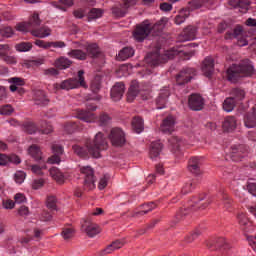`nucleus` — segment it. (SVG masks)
<instances>
[{
	"label": "nucleus",
	"instance_id": "63",
	"mask_svg": "<svg viewBox=\"0 0 256 256\" xmlns=\"http://www.w3.org/2000/svg\"><path fill=\"white\" fill-rule=\"evenodd\" d=\"M13 163L14 165H19L21 163V158L16 154H11L8 156V164Z\"/></svg>",
	"mask_w": 256,
	"mask_h": 256
},
{
	"label": "nucleus",
	"instance_id": "11",
	"mask_svg": "<svg viewBox=\"0 0 256 256\" xmlns=\"http://www.w3.org/2000/svg\"><path fill=\"white\" fill-rule=\"evenodd\" d=\"M108 137L113 147H123L127 142L125 132L121 128H112Z\"/></svg>",
	"mask_w": 256,
	"mask_h": 256
},
{
	"label": "nucleus",
	"instance_id": "32",
	"mask_svg": "<svg viewBox=\"0 0 256 256\" xmlns=\"http://www.w3.org/2000/svg\"><path fill=\"white\" fill-rule=\"evenodd\" d=\"M244 125L248 129H253L256 127V115L252 112V110L245 114Z\"/></svg>",
	"mask_w": 256,
	"mask_h": 256
},
{
	"label": "nucleus",
	"instance_id": "20",
	"mask_svg": "<svg viewBox=\"0 0 256 256\" xmlns=\"http://www.w3.org/2000/svg\"><path fill=\"white\" fill-rule=\"evenodd\" d=\"M52 153H54V155L48 158L47 162L50 165H59L61 163V158L59 157V155H63V146L59 144H53Z\"/></svg>",
	"mask_w": 256,
	"mask_h": 256
},
{
	"label": "nucleus",
	"instance_id": "8",
	"mask_svg": "<svg viewBox=\"0 0 256 256\" xmlns=\"http://www.w3.org/2000/svg\"><path fill=\"white\" fill-rule=\"evenodd\" d=\"M249 153V149L245 144H234L230 148L229 157L232 161L239 163V161H243L245 157H247Z\"/></svg>",
	"mask_w": 256,
	"mask_h": 256
},
{
	"label": "nucleus",
	"instance_id": "39",
	"mask_svg": "<svg viewBox=\"0 0 256 256\" xmlns=\"http://www.w3.org/2000/svg\"><path fill=\"white\" fill-rule=\"evenodd\" d=\"M28 25L30 27V29H32V31L34 29H37V27H39V25H41V18H39V14L37 13H33L28 20Z\"/></svg>",
	"mask_w": 256,
	"mask_h": 256
},
{
	"label": "nucleus",
	"instance_id": "33",
	"mask_svg": "<svg viewBox=\"0 0 256 256\" xmlns=\"http://www.w3.org/2000/svg\"><path fill=\"white\" fill-rule=\"evenodd\" d=\"M149 29H150V34L152 33L154 37H159V35L163 33V19H160L153 26L149 22Z\"/></svg>",
	"mask_w": 256,
	"mask_h": 256
},
{
	"label": "nucleus",
	"instance_id": "58",
	"mask_svg": "<svg viewBox=\"0 0 256 256\" xmlns=\"http://www.w3.org/2000/svg\"><path fill=\"white\" fill-rule=\"evenodd\" d=\"M75 235V230L73 228H66L62 231L63 239H71Z\"/></svg>",
	"mask_w": 256,
	"mask_h": 256
},
{
	"label": "nucleus",
	"instance_id": "26",
	"mask_svg": "<svg viewBox=\"0 0 256 256\" xmlns=\"http://www.w3.org/2000/svg\"><path fill=\"white\" fill-rule=\"evenodd\" d=\"M31 35L33 37H38V39H46V37H50L51 28L49 26H42L39 29H34L31 31Z\"/></svg>",
	"mask_w": 256,
	"mask_h": 256
},
{
	"label": "nucleus",
	"instance_id": "47",
	"mask_svg": "<svg viewBox=\"0 0 256 256\" xmlns=\"http://www.w3.org/2000/svg\"><path fill=\"white\" fill-rule=\"evenodd\" d=\"M16 31H20L21 33H28V31H32L31 26H29L28 22H21L16 25Z\"/></svg>",
	"mask_w": 256,
	"mask_h": 256
},
{
	"label": "nucleus",
	"instance_id": "40",
	"mask_svg": "<svg viewBox=\"0 0 256 256\" xmlns=\"http://www.w3.org/2000/svg\"><path fill=\"white\" fill-rule=\"evenodd\" d=\"M237 102L232 97H227L223 102V109L226 113H231L235 109Z\"/></svg>",
	"mask_w": 256,
	"mask_h": 256
},
{
	"label": "nucleus",
	"instance_id": "64",
	"mask_svg": "<svg viewBox=\"0 0 256 256\" xmlns=\"http://www.w3.org/2000/svg\"><path fill=\"white\" fill-rule=\"evenodd\" d=\"M13 113V107L11 105H5L0 109V115H11Z\"/></svg>",
	"mask_w": 256,
	"mask_h": 256
},
{
	"label": "nucleus",
	"instance_id": "21",
	"mask_svg": "<svg viewBox=\"0 0 256 256\" xmlns=\"http://www.w3.org/2000/svg\"><path fill=\"white\" fill-rule=\"evenodd\" d=\"M188 170L193 175H201V161L199 160V157L194 156L189 159Z\"/></svg>",
	"mask_w": 256,
	"mask_h": 256
},
{
	"label": "nucleus",
	"instance_id": "16",
	"mask_svg": "<svg viewBox=\"0 0 256 256\" xmlns=\"http://www.w3.org/2000/svg\"><path fill=\"white\" fill-rule=\"evenodd\" d=\"M171 95V90L168 87H164L160 90L158 97L156 98V109H165L167 107V99Z\"/></svg>",
	"mask_w": 256,
	"mask_h": 256
},
{
	"label": "nucleus",
	"instance_id": "43",
	"mask_svg": "<svg viewBox=\"0 0 256 256\" xmlns=\"http://www.w3.org/2000/svg\"><path fill=\"white\" fill-rule=\"evenodd\" d=\"M15 49L19 53H27V51H31V49H33V44H31V42H21L16 44Z\"/></svg>",
	"mask_w": 256,
	"mask_h": 256
},
{
	"label": "nucleus",
	"instance_id": "13",
	"mask_svg": "<svg viewBox=\"0 0 256 256\" xmlns=\"http://www.w3.org/2000/svg\"><path fill=\"white\" fill-rule=\"evenodd\" d=\"M206 246L210 251H226V249H229V244L223 237L206 241Z\"/></svg>",
	"mask_w": 256,
	"mask_h": 256
},
{
	"label": "nucleus",
	"instance_id": "61",
	"mask_svg": "<svg viewBox=\"0 0 256 256\" xmlns=\"http://www.w3.org/2000/svg\"><path fill=\"white\" fill-rule=\"evenodd\" d=\"M227 29H229V23H227L226 21L220 22L217 26V32L220 34L225 33V31H227Z\"/></svg>",
	"mask_w": 256,
	"mask_h": 256
},
{
	"label": "nucleus",
	"instance_id": "18",
	"mask_svg": "<svg viewBox=\"0 0 256 256\" xmlns=\"http://www.w3.org/2000/svg\"><path fill=\"white\" fill-rule=\"evenodd\" d=\"M160 129L162 133L171 135V133L175 131V117L168 115L166 118H164L162 124L160 125Z\"/></svg>",
	"mask_w": 256,
	"mask_h": 256
},
{
	"label": "nucleus",
	"instance_id": "55",
	"mask_svg": "<svg viewBox=\"0 0 256 256\" xmlns=\"http://www.w3.org/2000/svg\"><path fill=\"white\" fill-rule=\"evenodd\" d=\"M222 201H223V205L226 209H231V207L233 205V200L231 199V197H229V195L224 194L222 196Z\"/></svg>",
	"mask_w": 256,
	"mask_h": 256
},
{
	"label": "nucleus",
	"instance_id": "14",
	"mask_svg": "<svg viewBox=\"0 0 256 256\" xmlns=\"http://www.w3.org/2000/svg\"><path fill=\"white\" fill-rule=\"evenodd\" d=\"M201 70L204 73L205 77H208V79H211L213 77V73L215 71V59L211 56H207L202 61Z\"/></svg>",
	"mask_w": 256,
	"mask_h": 256
},
{
	"label": "nucleus",
	"instance_id": "28",
	"mask_svg": "<svg viewBox=\"0 0 256 256\" xmlns=\"http://www.w3.org/2000/svg\"><path fill=\"white\" fill-rule=\"evenodd\" d=\"M129 9V0H126L124 4H120L119 7L112 8V13L115 17H125Z\"/></svg>",
	"mask_w": 256,
	"mask_h": 256
},
{
	"label": "nucleus",
	"instance_id": "17",
	"mask_svg": "<svg viewBox=\"0 0 256 256\" xmlns=\"http://www.w3.org/2000/svg\"><path fill=\"white\" fill-rule=\"evenodd\" d=\"M194 39H197V27L193 25L185 27L179 35L180 41H194Z\"/></svg>",
	"mask_w": 256,
	"mask_h": 256
},
{
	"label": "nucleus",
	"instance_id": "6",
	"mask_svg": "<svg viewBox=\"0 0 256 256\" xmlns=\"http://www.w3.org/2000/svg\"><path fill=\"white\" fill-rule=\"evenodd\" d=\"M85 71H78V78H70L63 80L61 83L53 84L55 91H71V89H79V87H84L86 89L87 83L85 82Z\"/></svg>",
	"mask_w": 256,
	"mask_h": 256
},
{
	"label": "nucleus",
	"instance_id": "46",
	"mask_svg": "<svg viewBox=\"0 0 256 256\" xmlns=\"http://www.w3.org/2000/svg\"><path fill=\"white\" fill-rule=\"evenodd\" d=\"M25 177H27V174L24 171L18 170L14 174V181L18 185H21L25 181Z\"/></svg>",
	"mask_w": 256,
	"mask_h": 256
},
{
	"label": "nucleus",
	"instance_id": "10",
	"mask_svg": "<svg viewBox=\"0 0 256 256\" xmlns=\"http://www.w3.org/2000/svg\"><path fill=\"white\" fill-rule=\"evenodd\" d=\"M80 172L84 175V188L87 191L95 189V171L91 166H84L80 168Z\"/></svg>",
	"mask_w": 256,
	"mask_h": 256
},
{
	"label": "nucleus",
	"instance_id": "3",
	"mask_svg": "<svg viewBox=\"0 0 256 256\" xmlns=\"http://www.w3.org/2000/svg\"><path fill=\"white\" fill-rule=\"evenodd\" d=\"M211 205V200L207 196L193 197L189 207L180 208L175 214V223H180V221H185L193 211H203Z\"/></svg>",
	"mask_w": 256,
	"mask_h": 256
},
{
	"label": "nucleus",
	"instance_id": "62",
	"mask_svg": "<svg viewBox=\"0 0 256 256\" xmlns=\"http://www.w3.org/2000/svg\"><path fill=\"white\" fill-rule=\"evenodd\" d=\"M10 47L7 44H0V57L4 58L9 55Z\"/></svg>",
	"mask_w": 256,
	"mask_h": 256
},
{
	"label": "nucleus",
	"instance_id": "51",
	"mask_svg": "<svg viewBox=\"0 0 256 256\" xmlns=\"http://www.w3.org/2000/svg\"><path fill=\"white\" fill-rule=\"evenodd\" d=\"M201 235V230L196 229L192 233H190L188 236L185 237V242L186 243H193L195 239H197Z\"/></svg>",
	"mask_w": 256,
	"mask_h": 256
},
{
	"label": "nucleus",
	"instance_id": "52",
	"mask_svg": "<svg viewBox=\"0 0 256 256\" xmlns=\"http://www.w3.org/2000/svg\"><path fill=\"white\" fill-rule=\"evenodd\" d=\"M249 5H251V3L248 0L238 1V9H241L242 13H247V11H249Z\"/></svg>",
	"mask_w": 256,
	"mask_h": 256
},
{
	"label": "nucleus",
	"instance_id": "5",
	"mask_svg": "<svg viewBox=\"0 0 256 256\" xmlns=\"http://www.w3.org/2000/svg\"><path fill=\"white\" fill-rule=\"evenodd\" d=\"M88 110H78L77 119L84 121V123H100V125H107L111 121V117L107 114H102L100 117H97L91 111H97V106L91 104L87 105Z\"/></svg>",
	"mask_w": 256,
	"mask_h": 256
},
{
	"label": "nucleus",
	"instance_id": "60",
	"mask_svg": "<svg viewBox=\"0 0 256 256\" xmlns=\"http://www.w3.org/2000/svg\"><path fill=\"white\" fill-rule=\"evenodd\" d=\"M34 45L40 49H50V42H45V40H36Z\"/></svg>",
	"mask_w": 256,
	"mask_h": 256
},
{
	"label": "nucleus",
	"instance_id": "25",
	"mask_svg": "<svg viewBox=\"0 0 256 256\" xmlns=\"http://www.w3.org/2000/svg\"><path fill=\"white\" fill-rule=\"evenodd\" d=\"M168 143L171 153H173L174 155H179L181 153V140L179 138H177L176 136H171L168 139Z\"/></svg>",
	"mask_w": 256,
	"mask_h": 256
},
{
	"label": "nucleus",
	"instance_id": "34",
	"mask_svg": "<svg viewBox=\"0 0 256 256\" xmlns=\"http://www.w3.org/2000/svg\"><path fill=\"white\" fill-rule=\"evenodd\" d=\"M34 101L36 105H47V103H49V99H47V96L43 90H38L35 92Z\"/></svg>",
	"mask_w": 256,
	"mask_h": 256
},
{
	"label": "nucleus",
	"instance_id": "57",
	"mask_svg": "<svg viewBox=\"0 0 256 256\" xmlns=\"http://www.w3.org/2000/svg\"><path fill=\"white\" fill-rule=\"evenodd\" d=\"M41 132L44 135H49V133H53V126L47 122L42 123Z\"/></svg>",
	"mask_w": 256,
	"mask_h": 256
},
{
	"label": "nucleus",
	"instance_id": "56",
	"mask_svg": "<svg viewBox=\"0 0 256 256\" xmlns=\"http://www.w3.org/2000/svg\"><path fill=\"white\" fill-rule=\"evenodd\" d=\"M8 82L16 85L17 87H23V85H25V80L19 77H12Z\"/></svg>",
	"mask_w": 256,
	"mask_h": 256
},
{
	"label": "nucleus",
	"instance_id": "15",
	"mask_svg": "<svg viewBox=\"0 0 256 256\" xmlns=\"http://www.w3.org/2000/svg\"><path fill=\"white\" fill-rule=\"evenodd\" d=\"M81 227H82V231L86 233L88 237H95V235H99V233H101V230L99 229V225L89 220H83Z\"/></svg>",
	"mask_w": 256,
	"mask_h": 256
},
{
	"label": "nucleus",
	"instance_id": "2",
	"mask_svg": "<svg viewBox=\"0 0 256 256\" xmlns=\"http://www.w3.org/2000/svg\"><path fill=\"white\" fill-rule=\"evenodd\" d=\"M256 73L255 66L249 59H244L238 64L230 65L226 70V79L229 83L237 85L242 79L252 77Z\"/></svg>",
	"mask_w": 256,
	"mask_h": 256
},
{
	"label": "nucleus",
	"instance_id": "44",
	"mask_svg": "<svg viewBox=\"0 0 256 256\" xmlns=\"http://www.w3.org/2000/svg\"><path fill=\"white\" fill-rule=\"evenodd\" d=\"M103 17V9L92 8L88 13L89 21H93V19H101Z\"/></svg>",
	"mask_w": 256,
	"mask_h": 256
},
{
	"label": "nucleus",
	"instance_id": "48",
	"mask_svg": "<svg viewBox=\"0 0 256 256\" xmlns=\"http://www.w3.org/2000/svg\"><path fill=\"white\" fill-rule=\"evenodd\" d=\"M46 206L52 211L57 210V198L55 196H49L46 201Z\"/></svg>",
	"mask_w": 256,
	"mask_h": 256
},
{
	"label": "nucleus",
	"instance_id": "38",
	"mask_svg": "<svg viewBox=\"0 0 256 256\" xmlns=\"http://www.w3.org/2000/svg\"><path fill=\"white\" fill-rule=\"evenodd\" d=\"M49 173L52 179H54V181H56L57 183H63V181H65V175L62 174L59 168L53 167L49 170Z\"/></svg>",
	"mask_w": 256,
	"mask_h": 256
},
{
	"label": "nucleus",
	"instance_id": "42",
	"mask_svg": "<svg viewBox=\"0 0 256 256\" xmlns=\"http://www.w3.org/2000/svg\"><path fill=\"white\" fill-rule=\"evenodd\" d=\"M86 51L87 55H90V57H99V54L101 53L97 44H88Z\"/></svg>",
	"mask_w": 256,
	"mask_h": 256
},
{
	"label": "nucleus",
	"instance_id": "7",
	"mask_svg": "<svg viewBox=\"0 0 256 256\" xmlns=\"http://www.w3.org/2000/svg\"><path fill=\"white\" fill-rule=\"evenodd\" d=\"M195 75H197V69L193 67L182 68L181 71L176 74V85H178L179 87H183L184 85L191 83Z\"/></svg>",
	"mask_w": 256,
	"mask_h": 256
},
{
	"label": "nucleus",
	"instance_id": "1",
	"mask_svg": "<svg viewBox=\"0 0 256 256\" xmlns=\"http://www.w3.org/2000/svg\"><path fill=\"white\" fill-rule=\"evenodd\" d=\"M107 147V138H105L103 132H98L92 142L90 140L86 141L85 147L74 145L72 149L78 157H87V155H90L94 159H99L101 158V151H105Z\"/></svg>",
	"mask_w": 256,
	"mask_h": 256
},
{
	"label": "nucleus",
	"instance_id": "23",
	"mask_svg": "<svg viewBox=\"0 0 256 256\" xmlns=\"http://www.w3.org/2000/svg\"><path fill=\"white\" fill-rule=\"evenodd\" d=\"M132 131L134 133H143L145 131V121L141 116H135L132 118L131 122Z\"/></svg>",
	"mask_w": 256,
	"mask_h": 256
},
{
	"label": "nucleus",
	"instance_id": "12",
	"mask_svg": "<svg viewBox=\"0 0 256 256\" xmlns=\"http://www.w3.org/2000/svg\"><path fill=\"white\" fill-rule=\"evenodd\" d=\"M188 107L191 111H203L205 99L200 94H191L188 97Z\"/></svg>",
	"mask_w": 256,
	"mask_h": 256
},
{
	"label": "nucleus",
	"instance_id": "36",
	"mask_svg": "<svg viewBox=\"0 0 256 256\" xmlns=\"http://www.w3.org/2000/svg\"><path fill=\"white\" fill-rule=\"evenodd\" d=\"M28 153L31 155L33 159L36 161H41L43 159V153L41 152V149L37 145H32L28 148Z\"/></svg>",
	"mask_w": 256,
	"mask_h": 256
},
{
	"label": "nucleus",
	"instance_id": "35",
	"mask_svg": "<svg viewBox=\"0 0 256 256\" xmlns=\"http://www.w3.org/2000/svg\"><path fill=\"white\" fill-rule=\"evenodd\" d=\"M139 92V82H137V80H132L129 89V101H134L137 95H139Z\"/></svg>",
	"mask_w": 256,
	"mask_h": 256
},
{
	"label": "nucleus",
	"instance_id": "59",
	"mask_svg": "<svg viewBox=\"0 0 256 256\" xmlns=\"http://www.w3.org/2000/svg\"><path fill=\"white\" fill-rule=\"evenodd\" d=\"M51 47H53V49H65L67 44L64 41H54L50 42V49Z\"/></svg>",
	"mask_w": 256,
	"mask_h": 256
},
{
	"label": "nucleus",
	"instance_id": "54",
	"mask_svg": "<svg viewBox=\"0 0 256 256\" xmlns=\"http://www.w3.org/2000/svg\"><path fill=\"white\" fill-rule=\"evenodd\" d=\"M45 185V180L42 178L35 179L32 181L31 187L34 190L41 189Z\"/></svg>",
	"mask_w": 256,
	"mask_h": 256
},
{
	"label": "nucleus",
	"instance_id": "30",
	"mask_svg": "<svg viewBox=\"0 0 256 256\" xmlns=\"http://www.w3.org/2000/svg\"><path fill=\"white\" fill-rule=\"evenodd\" d=\"M71 59H77L78 61H85L87 59V52L81 49H72L67 53Z\"/></svg>",
	"mask_w": 256,
	"mask_h": 256
},
{
	"label": "nucleus",
	"instance_id": "53",
	"mask_svg": "<svg viewBox=\"0 0 256 256\" xmlns=\"http://www.w3.org/2000/svg\"><path fill=\"white\" fill-rule=\"evenodd\" d=\"M43 169H47V166L45 164L31 166V171L32 173H34V175H43Z\"/></svg>",
	"mask_w": 256,
	"mask_h": 256
},
{
	"label": "nucleus",
	"instance_id": "37",
	"mask_svg": "<svg viewBox=\"0 0 256 256\" xmlns=\"http://www.w3.org/2000/svg\"><path fill=\"white\" fill-rule=\"evenodd\" d=\"M230 95L236 102L243 101V99H245V90L243 88L236 87L230 91Z\"/></svg>",
	"mask_w": 256,
	"mask_h": 256
},
{
	"label": "nucleus",
	"instance_id": "9",
	"mask_svg": "<svg viewBox=\"0 0 256 256\" xmlns=\"http://www.w3.org/2000/svg\"><path fill=\"white\" fill-rule=\"evenodd\" d=\"M150 35L151 29L149 28V20H144L141 24L137 25L133 33V37L138 43H143Z\"/></svg>",
	"mask_w": 256,
	"mask_h": 256
},
{
	"label": "nucleus",
	"instance_id": "49",
	"mask_svg": "<svg viewBox=\"0 0 256 256\" xmlns=\"http://www.w3.org/2000/svg\"><path fill=\"white\" fill-rule=\"evenodd\" d=\"M129 59V48L124 47L117 55V61H127Z\"/></svg>",
	"mask_w": 256,
	"mask_h": 256
},
{
	"label": "nucleus",
	"instance_id": "24",
	"mask_svg": "<svg viewBox=\"0 0 256 256\" xmlns=\"http://www.w3.org/2000/svg\"><path fill=\"white\" fill-rule=\"evenodd\" d=\"M222 128L227 133L235 131L237 129V120L234 116H227L222 123Z\"/></svg>",
	"mask_w": 256,
	"mask_h": 256
},
{
	"label": "nucleus",
	"instance_id": "29",
	"mask_svg": "<svg viewBox=\"0 0 256 256\" xmlns=\"http://www.w3.org/2000/svg\"><path fill=\"white\" fill-rule=\"evenodd\" d=\"M72 61L65 57V56H61L58 59L55 60L54 65L55 67H57V69H69L72 65Z\"/></svg>",
	"mask_w": 256,
	"mask_h": 256
},
{
	"label": "nucleus",
	"instance_id": "4",
	"mask_svg": "<svg viewBox=\"0 0 256 256\" xmlns=\"http://www.w3.org/2000/svg\"><path fill=\"white\" fill-rule=\"evenodd\" d=\"M183 53L181 47H173L169 50H166L164 54H160L159 51L149 52L146 56V62L150 67H158L163 63H167V61L171 59H175L177 55Z\"/></svg>",
	"mask_w": 256,
	"mask_h": 256
},
{
	"label": "nucleus",
	"instance_id": "45",
	"mask_svg": "<svg viewBox=\"0 0 256 256\" xmlns=\"http://www.w3.org/2000/svg\"><path fill=\"white\" fill-rule=\"evenodd\" d=\"M23 127H24V131L29 135H34V133H37V126L35 125V123L26 122L23 125Z\"/></svg>",
	"mask_w": 256,
	"mask_h": 256
},
{
	"label": "nucleus",
	"instance_id": "27",
	"mask_svg": "<svg viewBox=\"0 0 256 256\" xmlns=\"http://www.w3.org/2000/svg\"><path fill=\"white\" fill-rule=\"evenodd\" d=\"M191 15V11L188 8H183L179 11L178 15L174 18V23L176 25H182L184 21H187L189 19V16Z\"/></svg>",
	"mask_w": 256,
	"mask_h": 256
},
{
	"label": "nucleus",
	"instance_id": "22",
	"mask_svg": "<svg viewBox=\"0 0 256 256\" xmlns=\"http://www.w3.org/2000/svg\"><path fill=\"white\" fill-rule=\"evenodd\" d=\"M161 151H163V143L161 140L154 141L150 144V159H157L159 155H161Z\"/></svg>",
	"mask_w": 256,
	"mask_h": 256
},
{
	"label": "nucleus",
	"instance_id": "19",
	"mask_svg": "<svg viewBox=\"0 0 256 256\" xmlns=\"http://www.w3.org/2000/svg\"><path fill=\"white\" fill-rule=\"evenodd\" d=\"M125 93V84L118 82L116 83L110 91V97L112 101H121Z\"/></svg>",
	"mask_w": 256,
	"mask_h": 256
},
{
	"label": "nucleus",
	"instance_id": "41",
	"mask_svg": "<svg viewBox=\"0 0 256 256\" xmlns=\"http://www.w3.org/2000/svg\"><path fill=\"white\" fill-rule=\"evenodd\" d=\"M157 207V204L155 202H149L147 204L143 205V210L136 212L133 217H139V215H147V213H150L153 209Z\"/></svg>",
	"mask_w": 256,
	"mask_h": 256
},
{
	"label": "nucleus",
	"instance_id": "50",
	"mask_svg": "<svg viewBox=\"0 0 256 256\" xmlns=\"http://www.w3.org/2000/svg\"><path fill=\"white\" fill-rule=\"evenodd\" d=\"M0 33L3 37H13L14 35V31H13V28H11V26H3L0 28Z\"/></svg>",
	"mask_w": 256,
	"mask_h": 256
},
{
	"label": "nucleus",
	"instance_id": "31",
	"mask_svg": "<svg viewBox=\"0 0 256 256\" xmlns=\"http://www.w3.org/2000/svg\"><path fill=\"white\" fill-rule=\"evenodd\" d=\"M243 27L241 26V24H237L234 29L233 32H226L224 39L229 40V39H237L238 37H241V35H243Z\"/></svg>",
	"mask_w": 256,
	"mask_h": 256
}]
</instances>
